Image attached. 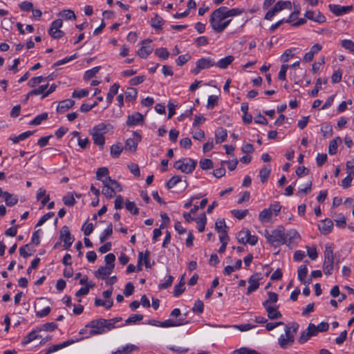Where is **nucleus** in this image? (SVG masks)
Returning <instances> with one entry per match:
<instances>
[{"instance_id":"obj_1","label":"nucleus","mask_w":354,"mask_h":354,"mask_svg":"<svg viewBox=\"0 0 354 354\" xmlns=\"http://www.w3.org/2000/svg\"><path fill=\"white\" fill-rule=\"evenodd\" d=\"M298 328L299 324L296 322L285 326V334L281 335L278 339V344L282 349H286L292 346Z\"/></svg>"},{"instance_id":"obj_2","label":"nucleus","mask_w":354,"mask_h":354,"mask_svg":"<svg viewBox=\"0 0 354 354\" xmlns=\"http://www.w3.org/2000/svg\"><path fill=\"white\" fill-rule=\"evenodd\" d=\"M106 133L107 125L104 123L98 124L89 130L93 143L97 145L101 150L104 149L105 144L104 134Z\"/></svg>"},{"instance_id":"obj_3","label":"nucleus","mask_w":354,"mask_h":354,"mask_svg":"<svg viewBox=\"0 0 354 354\" xmlns=\"http://www.w3.org/2000/svg\"><path fill=\"white\" fill-rule=\"evenodd\" d=\"M265 236L268 242L274 247H278L287 243L283 227H279L277 229L272 230L270 234L266 230Z\"/></svg>"},{"instance_id":"obj_4","label":"nucleus","mask_w":354,"mask_h":354,"mask_svg":"<svg viewBox=\"0 0 354 354\" xmlns=\"http://www.w3.org/2000/svg\"><path fill=\"white\" fill-rule=\"evenodd\" d=\"M334 267V255L333 248L326 245L324 250V261L323 263V271L325 274L330 275Z\"/></svg>"},{"instance_id":"obj_5","label":"nucleus","mask_w":354,"mask_h":354,"mask_svg":"<svg viewBox=\"0 0 354 354\" xmlns=\"http://www.w3.org/2000/svg\"><path fill=\"white\" fill-rule=\"evenodd\" d=\"M225 10V6H221L216 9L210 15L209 23L212 29L216 31L217 26H220L226 18L224 11Z\"/></svg>"},{"instance_id":"obj_6","label":"nucleus","mask_w":354,"mask_h":354,"mask_svg":"<svg viewBox=\"0 0 354 354\" xmlns=\"http://www.w3.org/2000/svg\"><path fill=\"white\" fill-rule=\"evenodd\" d=\"M104 323H106L105 319H94L88 323L86 325V328H91L89 335H96L100 334L105 333Z\"/></svg>"},{"instance_id":"obj_7","label":"nucleus","mask_w":354,"mask_h":354,"mask_svg":"<svg viewBox=\"0 0 354 354\" xmlns=\"http://www.w3.org/2000/svg\"><path fill=\"white\" fill-rule=\"evenodd\" d=\"M62 20L60 19H56L51 23L50 28L48 29V34L54 39H59L64 35V32L59 30L62 26Z\"/></svg>"},{"instance_id":"obj_8","label":"nucleus","mask_w":354,"mask_h":354,"mask_svg":"<svg viewBox=\"0 0 354 354\" xmlns=\"http://www.w3.org/2000/svg\"><path fill=\"white\" fill-rule=\"evenodd\" d=\"M214 65L215 62L210 57L201 58L196 62V67L192 70V73L197 75L201 70L210 68Z\"/></svg>"},{"instance_id":"obj_9","label":"nucleus","mask_w":354,"mask_h":354,"mask_svg":"<svg viewBox=\"0 0 354 354\" xmlns=\"http://www.w3.org/2000/svg\"><path fill=\"white\" fill-rule=\"evenodd\" d=\"M315 325L310 323L306 330L301 332L297 341L300 344L306 343L311 337L316 336Z\"/></svg>"},{"instance_id":"obj_10","label":"nucleus","mask_w":354,"mask_h":354,"mask_svg":"<svg viewBox=\"0 0 354 354\" xmlns=\"http://www.w3.org/2000/svg\"><path fill=\"white\" fill-rule=\"evenodd\" d=\"M59 237L64 242V249L68 250L73 244L74 239L71 237L70 230L67 226L62 227L60 230Z\"/></svg>"},{"instance_id":"obj_11","label":"nucleus","mask_w":354,"mask_h":354,"mask_svg":"<svg viewBox=\"0 0 354 354\" xmlns=\"http://www.w3.org/2000/svg\"><path fill=\"white\" fill-rule=\"evenodd\" d=\"M328 8L330 11L332 12L336 16L343 15L344 14H346L351 11L353 8L352 6H344L335 4H330L328 6Z\"/></svg>"},{"instance_id":"obj_12","label":"nucleus","mask_w":354,"mask_h":354,"mask_svg":"<svg viewBox=\"0 0 354 354\" xmlns=\"http://www.w3.org/2000/svg\"><path fill=\"white\" fill-rule=\"evenodd\" d=\"M189 323V322L188 320H186L185 318L180 317L179 319L176 321L169 319L164 322H160L159 324V326L163 328L176 327L185 325Z\"/></svg>"},{"instance_id":"obj_13","label":"nucleus","mask_w":354,"mask_h":354,"mask_svg":"<svg viewBox=\"0 0 354 354\" xmlns=\"http://www.w3.org/2000/svg\"><path fill=\"white\" fill-rule=\"evenodd\" d=\"M133 136L135 138H128L125 142L124 148L126 150H129L131 151H136L138 146V143L141 140V136L137 133H133Z\"/></svg>"},{"instance_id":"obj_14","label":"nucleus","mask_w":354,"mask_h":354,"mask_svg":"<svg viewBox=\"0 0 354 354\" xmlns=\"http://www.w3.org/2000/svg\"><path fill=\"white\" fill-rule=\"evenodd\" d=\"M144 122V116L139 112H136L127 117V125L133 127L142 124Z\"/></svg>"},{"instance_id":"obj_15","label":"nucleus","mask_w":354,"mask_h":354,"mask_svg":"<svg viewBox=\"0 0 354 354\" xmlns=\"http://www.w3.org/2000/svg\"><path fill=\"white\" fill-rule=\"evenodd\" d=\"M260 274L256 273L252 275L248 279V283L250 286L247 290V295L251 294L252 292L257 290L259 286V280H260Z\"/></svg>"},{"instance_id":"obj_16","label":"nucleus","mask_w":354,"mask_h":354,"mask_svg":"<svg viewBox=\"0 0 354 354\" xmlns=\"http://www.w3.org/2000/svg\"><path fill=\"white\" fill-rule=\"evenodd\" d=\"M264 308L268 313V317L270 319H277L282 317L281 313L278 310L279 306L273 305Z\"/></svg>"},{"instance_id":"obj_17","label":"nucleus","mask_w":354,"mask_h":354,"mask_svg":"<svg viewBox=\"0 0 354 354\" xmlns=\"http://www.w3.org/2000/svg\"><path fill=\"white\" fill-rule=\"evenodd\" d=\"M305 17L319 24L324 23L326 21V17L320 12L315 13L313 11L308 10L305 13Z\"/></svg>"},{"instance_id":"obj_18","label":"nucleus","mask_w":354,"mask_h":354,"mask_svg":"<svg viewBox=\"0 0 354 354\" xmlns=\"http://www.w3.org/2000/svg\"><path fill=\"white\" fill-rule=\"evenodd\" d=\"M113 266H100L95 272V276L97 278L106 279L113 271Z\"/></svg>"},{"instance_id":"obj_19","label":"nucleus","mask_w":354,"mask_h":354,"mask_svg":"<svg viewBox=\"0 0 354 354\" xmlns=\"http://www.w3.org/2000/svg\"><path fill=\"white\" fill-rule=\"evenodd\" d=\"M333 227V221L330 219H325L319 225V230L322 234H327L331 232Z\"/></svg>"},{"instance_id":"obj_20","label":"nucleus","mask_w":354,"mask_h":354,"mask_svg":"<svg viewBox=\"0 0 354 354\" xmlns=\"http://www.w3.org/2000/svg\"><path fill=\"white\" fill-rule=\"evenodd\" d=\"M75 104V101L71 99H66L59 102L57 107V111L64 113Z\"/></svg>"},{"instance_id":"obj_21","label":"nucleus","mask_w":354,"mask_h":354,"mask_svg":"<svg viewBox=\"0 0 354 354\" xmlns=\"http://www.w3.org/2000/svg\"><path fill=\"white\" fill-rule=\"evenodd\" d=\"M186 160L187 162H184L181 171L185 174H190L195 169L197 162L191 158L186 159Z\"/></svg>"},{"instance_id":"obj_22","label":"nucleus","mask_w":354,"mask_h":354,"mask_svg":"<svg viewBox=\"0 0 354 354\" xmlns=\"http://www.w3.org/2000/svg\"><path fill=\"white\" fill-rule=\"evenodd\" d=\"M227 137L226 129L223 127L218 128L215 131V140L216 144H220L225 140Z\"/></svg>"},{"instance_id":"obj_23","label":"nucleus","mask_w":354,"mask_h":354,"mask_svg":"<svg viewBox=\"0 0 354 354\" xmlns=\"http://www.w3.org/2000/svg\"><path fill=\"white\" fill-rule=\"evenodd\" d=\"M268 299L263 302V307L276 305L278 301V295L274 292H268Z\"/></svg>"},{"instance_id":"obj_24","label":"nucleus","mask_w":354,"mask_h":354,"mask_svg":"<svg viewBox=\"0 0 354 354\" xmlns=\"http://www.w3.org/2000/svg\"><path fill=\"white\" fill-rule=\"evenodd\" d=\"M234 58L232 55H228L223 59H221L216 63L215 62V65L220 68L225 69L227 68V66L231 64V63L234 61Z\"/></svg>"},{"instance_id":"obj_25","label":"nucleus","mask_w":354,"mask_h":354,"mask_svg":"<svg viewBox=\"0 0 354 354\" xmlns=\"http://www.w3.org/2000/svg\"><path fill=\"white\" fill-rule=\"evenodd\" d=\"M292 8V4L291 2L289 1H278L272 8V9L274 10V12L277 13L283 9H288L291 10Z\"/></svg>"},{"instance_id":"obj_26","label":"nucleus","mask_w":354,"mask_h":354,"mask_svg":"<svg viewBox=\"0 0 354 354\" xmlns=\"http://www.w3.org/2000/svg\"><path fill=\"white\" fill-rule=\"evenodd\" d=\"M102 183L104 184V187L102 190V193L106 197L111 198L115 196V192L113 189L109 187V183L106 178H104V180H102Z\"/></svg>"},{"instance_id":"obj_27","label":"nucleus","mask_w":354,"mask_h":354,"mask_svg":"<svg viewBox=\"0 0 354 354\" xmlns=\"http://www.w3.org/2000/svg\"><path fill=\"white\" fill-rule=\"evenodd\" d=\"M342 143V139L340 137H337L333 140H331L329 143L328 146V153L330 155H334L337 153V146L339 144Z\"/></svg>"},{"instance_id":"obj_28","label":"nucleus","mask_w":354,"mask_h":354,"mask_svg":"<svg viewBox=\"0 0 354 354\" xmlns=\"http://www.w3.org/2000/svg\"><path fill=\"white\" fill-rule=\"evenodd\" d=\"M286 239L287 240L288 246H290L292 241L295 239H299L300 235L295 230H291L285 234Z\"/></svg>"},{"instance_id":"obj_29","label":"nucleus","mask_w":354,"mask_h":354,"mask_svg":"<svg viewBox=\"0 0 354 354\" xmlns=\"http://www.w3.org/2000/svg\"><path fill=\"white\" fill-rule=\"evenodd\" d=\"M120 85L118 83H114L110 88L109 92L106 95V101L109 104H111L113 101V96L118 92Z\"/></svg>"},{"instance_id":"obj_30","label":"nucleus","mask_w":354,"mask_h":354,"mask_svg":"<svg viewBox=\"0 0 354 354\" xmlns=\"http://www.w3.org/2000/svg\"><path fill=\"white\" fill-rule=\"evenodd\" d=\"M153 51V48L150 46H141L137 51L138 55L141 58H147Z\"/></svg>"},{"instance_id":"obj_31","label":"nucleus","mask_w":354,"mask_h":354,"mask_svg":"<svg viewBox=\"0 0 354 354\" xmlns=\"http://www.w3.org/2000/svg\"><path fill=\"white\" fill-rule=\"evenodd\" d=\"M123 150L122 143L118 142L111 147V155L113 158H118Z\"/></svg>"},{"instance_id":"obj_32","label":"nucleus","mask_w":354,"mask_h":354,"mask_svg":"<svg viewBox=\"0 0 354 354\" xmlns=\"http://www.w3.org/2000/svg\"><path fill=\"white\" fill-rule=\"evenodd\" d=\"M198 224V230L200 232H203L205 230V224L207 223V217L205 213H203L195 219Z\"/></svg>"},{"instance_id":"obj_33","label":"nucleus","mask_w":354,"mask_h":354,"mask_svg":"<svg viewBox=\"0 0 354 354\" xmlns=\"http://www.w3.org/2000/svg\"><path fill=\"white\" fill-rule=\"evenodd\" d=\"M3 196L5 198V202L8 206H13L18 202V198L16 196L7 192H4Z\"/></svg>"},{"instance_id":"obj_34","label":"nucleus","mask_w":354,"mask_h":354,"mask_svg":"<svg viewBox=\"0 0 354 354\" xmlns=\"http://www.w3.org/2000/svg\"><path fill=\"white\" fill-rule=\"evenodd\" d=\"M297 272L299 280L301 281L303 283L306 284V281L305 280V278L308 274V268L306 266H301L299 267Z\"/></svg>"},{"instance_id":"obj_35","label":"nucleus","mask_w":354,"mask_h":354,"mask_svg":"<svg viewBox=\"0 0 354 354\" xmlns=\"http://www.w3.org/2000/svg\"><path fill=\"white\" fill-rule=\"evenodd\" d=\"M137 90L134 88L130 87L125 91L126 100L130 102L134 101L137 97Z\"/></svg>"},{"instance_id":"obj_36","label":"nucleus","mask_w":354,"mask_h":354,"mask_svg":"<svg viewBox=\"0 0 354 354\" xmlns=\"http://www.w3.org/2000/svg\"><path fill=\"white\" fill-rule=\"evenodd\" d=\"M271 169L270 168H268L267 166H264L262 167L259 171V176L261 178V181L264 183L267 181L270 174Z\"/></svg>"},{"instance_id":"obj_37","label":"nucleus","mask_w":354,"mask_h":354,"mask_svg":"<svg viewBox=\"0 0 354 354\" xmlns=\"http://www.w3.org/2000/svg\"><path fill=\"white\" fill-rule=\"evenodd\" d=\"M151 25L156 29H161L162 25V19L158 14H155L154 17L151 19Z\"/></svg>"},{"instance_id":"obj_38","label":"nucleus","mask_w":354,"mask_h":354,"mask_svg":"<svg viewBox=\"0 0 354 354\" xmlns=\"http://www.w3.org/2000/svg\"><path fill=\"white\" fill-rule=\"evenodd\" d=\"M106 180L109 183V185L110 187H111L113 191L115 192H122V186L118 182L116 181L115 180H113L111 178V177H107L106 178Z\"/></svg>"},{"instance_id":"obj_39","label":"nucleus","mask_w":354,"mask_h":354,"mask_svg":"<svg viewBox=\"0 0 354 354\" xmlns=\"http://www.w3.org/2000/svg\"><path fill=\"white\" fill-rule=\"evenodd\" d=\"M272 216L271 209H264L262 210L259 216V218L261 221H268Z\"/></svg>"},{"instance_id":"obj_40","label":"nucleus","mask_w":354,"mask_h":354,"mask_svg":"<svg viewBox=\"0 0 354 354\" xmlns=\"http://www.w3.org/2000/svg\"><path fill=\"white\" fill-rule=\"evenodd\" d=\"M113 234V225L110 223L104 230L100 239L101 243H104Z\"/></svg>"},{"instance_id":"obj_41","label":"nucleus","mask_w":354,"mask_h":354,"mask_svg":"<svg viewBox=\"0 0 354 354\" xmlns=\"http://www.w3.org/2000/svg\"><path fill=\"white\" fill-rule=\"evenodd\" d=\"M249 235V230H241L236 234V239L239 243L246 244L245 240L248 239Z\"/></svg>"},{"instance_id":"obj_42","label":"nucleus","mask_w":354,"mask_h":354,"mask_svg":"<svg viewBox=\"0 0 354 354\" xmlns=\"http://www.w3.org/2000/svg\"><path fill=\"white\" fill-rule=\"evenodd\" d=\"M48 119V113H43L40 115H38L35 117L30 122V125H39L41 123L42 121Z\"/></svg>"},{"instance_id":"obj_43","label":"nucleus","mask_w":354,"mask_h":354,"mask_svg":"<svg viewBox=\"0 0 354 354\" xmlns=\"http://www.w3.org/2000/svg\"><path fill=\"white\" fill-rule=\"evenodd\" d=\"M185 281L180 280L178 283L174 286V295L175 297L180 296L185 291Z\"/></svg>"},{"instance_id":"obj_44","label":"nucleus","mask_w":354,"mask_h":354,"mask_svg":"<svg viewBox=\"0 0 354 354\" xmlns=\"http://www.w3.org/2000/svg\"><path fill=\"white\" fill-rule=\"evenodd\" d=\"M243 12V10H242V9L232 8L230 10H227V7H225V10L224 11L226 18H227L229 17L236 16V15H241Z\"/></svg>"},{"instance_id":"obj_45","label":"nucleus","mask_w":354,"mask_h":354,"mask_svg":"<svg viewBox=\"0 0 354 354\" xmlns=\"http://www.w3.org/2000/svg\"><path fill=\"white\" fill-rule=\"evenodd\" d=\"M59 15L66 20L76 19V16L74 12L71 10H64L62 12H59Z\"/></svg>"},{"instance_id":"obj_46","label":"nucleus","mask_w":354,"mask_h":354,"mask_svg":"<svg viewBox=\"0 0 354 354\" xmlns=\"http://www.w3.org/2000/svg\"><path fill=\"white\" fill-rule=\"evenodd\" d=\"M100 68V66H96L93 68L92 69L86 71L84 76V80H88L95 77L96 73L99 71Z\"/></svg>"},{"instance_id":"obj_47","label":"nucleus","mask_w":354,"mask_h":354,"mask_svg":"<svg viewBox=\"0 0 354 354\" xmlns=\"http://www.w3.org/2000/svg\"><path fill=\"white\" fill-rule=\"evenodd\" d=\"M232 354H259L255 350L247 347H242L239 349H236L233 351Z\"/></svg>"},{"instance_id":"obj_48","label":"nucleus","mask_w":354,"mask_h":354,"mask_svg":"<svg viewBox=\"0 0 354 354\" xmlns=\"http://www.w3.org/2000/svg\"><path fill=\"white\" fill-rule=\"evenodd\" d=\"M33 134V131H28L24 133H21L18 136H16L12 138V140L14 143H18L20 140H24Z\"/></svg>"},{"instance_id":"obj_49","label":"nucleus","mask_w":354,"mask_h":354,"mask_svg":"<svg viewBox=\"0 0 354 354\" xmlns=\"http://www.w3.org/2000/svg\"><path fill=\"white\" fill-rule=\"evenodd\" d=\"M199 164L201 169L204 170L209 169L213 167V162L210 159H201Z\"/></svg>"},{"instance_id":"obj_50","label":"nucleus","mask_w":354,"mask_h":354,"mask_svg":"<svg viewBox=\"0 0 354 354\" xmlns=\"http://www.w3.org/2000/svg\"><path fill=\"white\" fill-rule=\"evenodd\" d=\"M109 174V169L106 167H100L97 169L96 172V178L97 180H104L103 177H106Z\"/></svg>"},{"instance_id":"obj_51","label":"nucleus","mask_w":354,"mask_h":354,"mask_svg":"<svg viewBox=\"0 0 354 354\" xmlns=\"http://www.w3.org/2000/svg\"><path fill=\"white\" fill-rule=\"evenodd\" d=\"M126 208L128 211H129L134 215H137L139 213L138 208L136 206V204L134 202H131L129 201H127Z\"/></svg>"},{"instance_id":"obj_52","label":"nucleus","mask_w":354,"mask_h":354,"mask_svg":"<svg viewBox=\"0 0 354 354\" xmlns=\"http://www.w3.org/2000/svg\"><path fill=\"white\" fill-rule=\"evenodd\" d=\"M155 54L163 59H167L169 55L168 50L165 48H157L155 50Z\"/></svg>"},{"instance_id":"obj_53","label":"nucleus","mask_w":354,"mask_h":354,"mask_svg":"<svg viewBox=\"0 0 354 354\" xmlns=\"http://www.w3.org/2000/svg\"><path fill=\"white\" fill-rule=\"evenodd\" d=\"M342 46L345 49L354 53V42L350 39H344L341 41Z\"/></svg>"},{"instance_id":"obj_54","label":"nucleus","mask_w":354,"mask_h":354,"mask_svg":"<svg viewBox=\"0 0 354 354\" xmlns=\"http://www.w3.org/2000/svg\"><path fill=\"white\" fill-rule=\"evenodd\" d=\"M203 309H204L203 302L200 299H198L197 301H196L194 303V305L192 308V311L197 312L198 313H202L203 312Z\"/></svg>"},{"instance_id":"obj_55","label":"nucleus","mask_w":354,"mask_h":354,"mask_svg":"<svg viewBox=\"0 0 354 354\" xmlns=\"http://www.w3.org/2000/svg\"><path fill=\"white\" fill-rule=\"evenodd\" d=\"M143 319L142 315L133 314L131 315L127 319H126L125 323L127 324L136 323V322L141 321Z\"/></svg>"},{"instance_id":"obj_56","label":"nucleus","mask_w":354,"mask_h":354,"mask_svg":"<svg viewBox=\"0 0 354 354\" xmlns=\"http://www.w3.org/2000/svg\"><path fill=\"white\" fill-rule=\"evenodd\" d=\"M321 84H322V80H321V78H318L316 80L314 88L312 89L309 92V95L313 96V97H315V96L317 95V94L319 93V91L321 88Z\"/></svg>"},{"instance_id":"obj_57","label":"nucleus","mask_w":354,"mask_h":354,"mask_svg":"<svg viewBox=\"0 0 354 354\" xmlns=\"http://www.w3.org/2000/svg\"><path fill=\"white\" fill-rule=\"evenodd\" d=\"M181 181V177L179 176H173L169 180L167 183V187L168 189H171L174 187L177 183Z\"/></svg>"},{"instance_id":"obj_58","label":"nucleus","mask_w":354,"mask_h":354,"mask_svg":"<svg viewBox=\"0 0 354 354\" xmlns=\"http://www.w3.org/2000/svg\"><path fill=\"white\" fill-rule=\"evenodd\" d=\"M227 228L225 220H218L215 223V229L218 232H223V230Z\"/></svg>"},{"instance_id":"obj_59","label":"nucleus","mask_w":354,"mask_h":354,"mask_svg":"<svg viewBox=\"0 0 354 354\" xmlns=\"http://www.w3.org/2000/svg\"><path fill=\"white\" fill-rule=\"evenodd\" d=\"M115 260V256L112 254L109 253L105 256L104 261L106 263V266H113V269L114 268V261Z\"/></svg>"},{"instance_id":"obj_60","label":"nucleus","mask_w":354,"mask_h":354,"mask_svg":"<svg viewBox=\"0 0 354 354\" xmlns=\"http://www.w3.org/2000/svg\"><path fill=\"white\" fill-rule=\"evenodd\" d=\"M232 214L238 219H243L248 213V209L239 210L234 209L232 211Z\"/></svg>"},{"instance_id":"obj_61","label":"nucleus","mask_w":354,"mask_h":354,"mask_svg":"<svg viewBox=\"0 0 354 354\" xmlns=\"http://www.w3.org/2000/svg\"><path fill=\"white\" fill-rule=\"evenodd\" d=\"M218 104V97L216 95H210L207 100V109H213Z\"/></svg>"},{"instance_id":"obj_62","label":"nucleus","mask_w":354,"mask_h":354,"mask_svg":"<svg viewBox=\"0 0 354 354\" xmlns=\"http://www.w3.org/2000/svg\"><path fill=\"white\" fill-rule=\"evenodd\" d=\"M30 251V245L26 244L19 248V254L24 258H26L31 255L28 252Z\"/></svg>"},{"instance_id":"obj_63","label":"nucleus","mask_w":354,"mask_h":354,"mask_svg":"<svg viewBox=\"0 0 354 354\" xmlns=\"http://www.w3.org/2000/svg\"><path fill=\"white\" fill-rule=\"evenodd\" d=\"M327 160L326 153H318L316 158V162L318 167H322Z\"/></svg>"},{"instance_id":"obj_64","label":"nucleus","mask_w":354,"mask_h":354,"mask_svg":"<svg viewBox=\"0 0 354 354\" xmlns=\"http://www.w3.org/2000/svg\"><path fill=\"white\" fill-rule=\"evenodd\" d=\"M62 201L64 205L69 207L73 206L76 203V201L73 195L64 196Z\"/></svg>"}]
</instances>
